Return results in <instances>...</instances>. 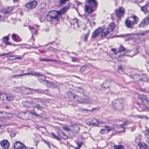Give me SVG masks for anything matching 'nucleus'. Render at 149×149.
I'll return each instance as SVG.
<instances>
[{
  "instance_id": "1",
  "label": "nucleus",
  "mask_w": 149,
  "mask_h": 149,
  "mask_svg": "<svg viewBox=\"0 0 149 149\" xmlns=\"http://www.w3.org/2000/svg\"><path fill=\"white\" fill-rule=\"evenodd\" d=\"M60 17L57 10H53L48 12L46 16V19L49 21L52 22L54 20L58 21Z\"/></svg>"
},
{
  "instance_id": "2",
  "label": "nucleus",
  "mask_w": 149,
  "mask_h": 149,
  "mask_svg": "<svg viewBox=\"0 0 149 149\" xmlns=\"http://www.w3.org/2000/svg\"><path fill=\"white\" fill-rule=\"evenodd\" d=\"M12 10V8L11 7H8L4 11L0 10V21H5L4 18L6 14L9 13Z\"/></svg>"
},
{
  "instance_id": "3",
  "label": "nucleus",
  "mask_w": 149,
  "mask_h": 149,
  "mask_svg": "<svg viewBox=\"0 0 149 149\" xmlns=\"http://www.w3.org/2000/svg\"><path fill=\"white\" fill-rule=\"evenodd\" d=\"M114 28V24L113 23H110L107 29L103 28V33L102 36H105L109 33L110 31H113Z\"/></svg>"
},
{
  "instance_id": "4",
  "label": "nucleus",
  "mask_w": 149,
  "mask_h": 149,
  "mask_svg": "<svg viewBox=\"0 0 149 149\" xmlns=\"http://www.w3.org/2000/svg\"><path fill=\"white\" fill-rule=\"evenodd\" d=\"M102 33H103V28L102 27L99 28L93 32L91 37L92 38H95L98 37L100 34L101 37H105V36H102Z\"/></svg>"
},
{
  "instance_id": "5",
  "label": "nucleus",
  "mask_w": 149,
  "mask_h": 149,
  "mask_svg": "<svg viewBox=\"0 0 149 149\" xmlns=\"http://www.w3.org/2000/svg\"><path fill=\"white\" fill-rule=\"evenodd\" d=\"M149 24V16L143 19L138 25L139 28H144Z\"/></svg>"
},
{
  "instance_id": "6",
  "label": "nucleus",
  "mask_w": 149,
  "mask_h": 149,
  "mask_svg": "<svg viewBox=\"0 0 149 149\" xmlns=\"http://www.w3.org/2000/svg\"><path fill=\"white\" fill-rule=\"evenodd\" d=\"M37 5V2L35 1H30L26 3V7L28 10L34 8Z\"/></svg>"
},
{
  "instance_id": "7",
  "label": "nucleus",
  "mask_w": 149,
  "mask_h": 149,
  "mask_svg": "<svg viewBox=\"0 0 149 149\" xmlns=\"http://www.w3.org/2000/svg\"><path fill=\"white\" fill-rule=\"evenodd\" d=\"M112 130H115L114 127H112L105 125L104 127V128L101 129L100 133L101 134H105L107 131L109 132Z\"/></svg>"
},
{
  "instance_id": "8",
  "label": "nucleus",
  "mask_w": 149,
  "mask_h": 149,
  "mask_svg": "<svg viewBox=\"0 0 149 149\" xmlns=\"http://www.w3.org/2000/svg\"><path fill=\"white\" fill-rule=\"evenodd\" d=\"M116 14L118 18L123 17L124 13V9L123 7L119 8L116 10Z\"/></svg>"
},
{
  "instance_id": "9",
  "label": "nucleus",
  "mask_w": 149,
  "mask_h": 149,
  "mask_svg": "<svg viewBox=\"0 0 149 149\" xmlns=\"http://www.w3.org/2000/svg\"><path fill=\"white\" fill-rule=\"evenodd\" d=\"M13 147L14 149H26L24 145L19 142H17L15 143Z\"/></svg>"
},
{
  "instance_id": "10",
  "label": "nucleus",
  "mask_w": 149,
  "mask_h": 149,
  "mask_svg": "<svg viewBox=\"0 0 149 149\" xmlns=\"http://www.w3.org/2000/svg\"><path fill=\"white\" fill-rule=\"evenodd\" d=\"M32 101V104L33 106L37 108L38 109H40L41 107L39 103H41V102H39V101H40L39 99V98H33Z\"/></svg>"
},
{
  "instance_id": "11",
  "label": "nucleus",
  "mask_w": 149,
  "mask_h": 149,
  "mask_svg": "<svg viewBox=\"0 0 149 149\" xmlns=\"http://www.w3.org/2000/svg\"><path fill=\"white\" fill-rule=\"evenodd\" d=\"M126 26L129 28H132L134 25V22L133 21H131L130 19H126L125 22Z\"/></svg>"
},
{
  "instance_id": "12",
  "label": "nucleus",
  "mask_w": 149,
  "mask_h": 149,
  "mask_svg": "<svg viewBox=\"0 0 149 149\" xmlns=\"http://www.w3.org/2000/svg\"><path fill=\"white\" fill-rule=\"evenodd\" d=\"M112 127H114L115 130H113L114 131H117L120 128H122L123 130L118 131V132H120L122 131L124 132L125 131V128L123 127L122 124L118 125L116 124H113V125Z\"/></svg>"
},
{
  "instance_id": "13",
  "label": "nucleus",
  "mask_w": 149,
  "mask_h": 149,
  "mask_svg": "<svg viewBox=\"0 0 149 149\" xmlns=\"http://www.w3.org/2000/svg\"><path fill=\"white\" fill-rule=\"evenodd\" d=\"M1 147L4 149H7L9 146V143L7 140H3L0 142Z\"/></svg>"
},
{
  "instance_id": "14",
  "label": "nucleus",
  "mask_w": 149,
  "mask_h": 149,
  "mask_svg": "<svg viewBox=\"0 0 149 149\" xmlns=\"http://www.w3.org/2000/svg\"><path fill=\"white\" fill-rule=\"evenodd\" d=\"M69 6H65L60 10L57 11L60 18L61 17L62 15L68 11L69 9Z\"/></svg>"
},
{
  "instance_id": "15",
  "label": "nucleus",
  "mask_w": 149,
  "mask_h": 149,
  "mask_svg": "<svg viewBox=\"0 0 149 149\" xmlns=\"http://www.w3.org/2000/svg\"><path fill=\"white\" fill-rule=\"evenodd\" d=\"M82 99V100H79L80 103H90L91 102V101L89 100L90 99L88 98L86 96H84Z\"/></svg>"
},
{
  "instance_id": "16",
  "label": "nucleus",
  "mask_w": 149,
  "mask_h": 149,
  "mask_svg": "<svg viewBox=\"0 0 149 149\" xmlns=\"http://www.w3.org/2000/svg\"><path fill=\"white\" fill-rule=\"evenodd\" d=\"M85 11L86 12L88 13H90L93 12V7L91 6H87L85 5Z\"/></svg>"
},
{
  "instance_id": "17",
  "label": "nucleus",
  "mask_w": 149,
  "mask_h": 149,
  "mask_svg": "<svg viewBox=\"0 0 149 149\" xmlns=\"http://www.w3.org/2000/svg\"><path fill=\"white\" fill-rule=\"evenodd\" d=\"M87 2L88 3L91 4L93 7L94 8L97 7V2L95 0H88Z\"/></svg>"
},
{
  "instance_id": "18",
  "label": "nucleus",
  "mask_w": 149,
  "mask_h": 149,
  "mask_svg": "<svg viewBox=\"0 0 149 149\" xmlns=\"http://www.w3.org/2000/svg\"><path fill=\"white\" fill-rule=\"evenodd\" d=\"M141 10L145 13H149V4H146L145 6L142 7Z\"/></svg>"
},
{
  "instance_id": "19",
  "label": "nucleus",
  "mask_w": 149,
  "mask_h": 149,
  "mask_svg": "<svg viewBox=\"0 0 149 149\" xmlns=\"http://www.w3.org/2000/svg\"><path fill=\"white\" fill-rule=\"evenodd\" d=\"M100 123V122H99L97 120L94 119L93 120H92L89 123L90 125L99 126V123Z\"/></svg>"
},
{
  "instance_id": "20",
  "label": "nucleus",
  "mask_w": 149,
  "mask_h": 149,
  "mask_svg": "<svg viewBox=\"0 0 149 149\" xmlns=\"http://www.w3.org/2000/svg\"><path fill=\"white\" fill-rule=\"evenodd\" d=\"M36 27L38 28L39 26L36 25L34 26L33 27L29 26V29L31 31L33 34H35L36 33L37 29Z\"/></svg>"
},
{
  "instance_id": "21",
  "label": "nucleus",
  "mask_w": 149,
  "mask_h": 149,
  "mask_svg": "<svg viewBox=\"0 0 149 149\" xmlns=\"http://www.w3.org/2000/svg\"><path fill=\"white\" fill-rule=\"evenodd\" d=\"M9 37L8 36H6L3 37V41L6 45H12V43L8 41Z\"/></svg>"
},
{
  "instance_id": "22",
  "label": "nucleus",
  "mask_w": 149,
  "mask_h": 149,
  "mask_svg": "<svg viewBox=\"0 0 149 149\" xmlns=\"http://www.w3.org/2000/svg\"><path fill=\"white\" fill-rule=\"evenodd\" d=\"M138 145L140 149H148L146 145L144 143L139 142Z\"/></svg>"
},
{
  "instance_id": "23",
  "label": "nucleus",
  "mask_w": 149,
  "mask_h": 149,
  "mask_svg": "<svg viewBox=\"0 0 149 149\" xmlns=\"http://www.w3.org/2000/svg\"><path fill=\"white\" fill-rule=\"evenodd\" d=\"M22 103L24 106L27 107H30L31 105V103L26 100L23 101Z\"/></svg>"
},
{
  "instance_id": "24",
  "label": "nucleus",
  "mask_w": 149,
  "mask_h": 149,
  "mask_svg": "<svg viewBox=\"0 0 149 149\" xmlns=\"http://www.w3.org/2000/svg\"><path fill=\"white\" fill-rule=\"evenodd\" d=\"M113 148L114 149H125V147L121 145H114Z\"/></svg>"
},
{
  "instance_id": "25",
  "label": "nucleus",
  "mask_w": 149,
  "mask_h": 149,
  "mask_svg": "<svg viewBox=\"0 0 149 149\" xmlns=\"http://www.w3.org/2000/svg\"><path fill=\"white\" fill-rule=\"evenodd\" d=\"M118 52H117L116 53L118 54L119 53V52H125L126 51V49H125L122 46V45H120L119 46V47L118 49ZM125 53V52H124V53L123 54V55Z\"/></svg>"
},
{
  "instance_id": "26",
  "label": "nucleus",
  "mask_w": 149,
  "mask_h": 149,
  "mask_svg": "<svg viewBox=\"0 0 149 149\" xmlns=\"http://www.w3.org/2000/svg\"><path fill=\"white\" fill-rule=\"evenodd\" d=\"M47 87L52 88H55L56 87V85L55 84L52 82H49L48 81V83L47 84Z\"/></svg>"
},
{
  "instance_id": "27",
  "label": "nucleus",
  "mask_w": 149,
  "mask_h": 149,
  "mask_svg": "<svg viewBox=\"0 0 149 149\" xmlns=\"http://www.w3.org/2000/svg\"><path fill=\"white\" fill-rule=\"evenodd\" d=\"M31 75L36 76L37 75H38L40 76H44V75L42 74H40L38 72H30Z\"/></svg>"
},
{
  "instance_id": "28",
  "label": "nucleus",
  "mask_w": 149,
  "mask_h": 149,
  "mask_svg": "<svg viewBox=\"0 0 149 149\" xmlns=\"http://www.w3.org/2000/svg\"><path fill=\"white\" fill-rule=\"evenodd\" d=\"M67 95L70 98L72 97L73 99L74 98H77V97H79L78 95H74L71 92H69L67 93Z\"/></svg>"
},
{
  "instance_id": "29",
  "label": "nucleus",
  "mask_w": 149,
  "mask_h": 149,
  "mask_svg": "<svg viewBox=\"0 0 149 149\" xmlns=\"http://www.w3.org/2000/svg\"><path fill=\"white\" fill-rule=\"evenodd\" d=\"M31 75L30 72L25 73V74H18V75H13L11 76V77L12 78H13V77H15V78H17V77H21V76H23L25 75Z\"/></svg>"
},
{
  "instance_id": "30",
  "label": "nucleus",
  "mask_w": 149,
  "mask_h": 149,
  "mask_svg": "<svg viewBox=\"0 0 149 149\" xmlns=\"http://www.w3.org/2000/svg\"><path fill=\"white\" fill-rule=\"evenodd\" d=\"M21 89L22 91H25V93H26V94H29V92L27 91V90L30 91L32 89L29 88H26L24 87H21Z\"/></svg>"
},
{
  "instance_id": "31",
  "label": "nucleus",
  "mask_w": 149,
  "mask_h": 149,
  "mask_svg": "<svg viewBox=\"0 0 149 149\" xmlns=\"http://www.w3.org/2000/svg\"><path fill=\"white\" fill-rule=\"evenodd\" d=\"M6 114V113L3 111H0V118L3 121H5L4 118V115Z\"/></svg>"
},
{
  "instance_id": "32",
  "label": "nucleus",
  "mask_w": 149,
  "mask_h": 149,
  "mask_svg": "<svg viewBox=\"0 0 149 149\" xmlns=\"http://www.w3.org/2000/svg\"><path fill=\"white\" fill-rule=\"evenodd\" d=\"M12 37L13 40L15 41H17L19 38V36L18 35L15 34H13L12 35Z\"/></svg>"
},
{
  "instance_id": "33",
  "label": "nucleus",
  "mask_w": 149,
  "mask_h": 149,
  "mask_svg": "<svg viewBox=\"0 0 149 149\" xmlns=\"http://www.w3.org/2000/svg\"><path fill=\"white\" fill-rule=\"evenodd\" d=\"M51 137L53 139H56L58 141H60L61 140V139L60 138L58 137L53 133H52L51 134Z\"/></svg>"
},
{
  "instance_id": "34",
  "label": "nucleus",
  "mask_w": 149,
  "mask_h": 149,
  "mask_svg": "<svg viewBox=\"0 0 149 149\" xmlns=\"http://www.w3.org/2000/svg\"><path fill=\"white\" fill-rule=\"evenodd\" d=\"M6 99L8 101H12L13 100V97L10 95H5Z\"/></svg>"
},
{
  "instance_id": "35",
  "label": "nucleus",
  "mask_w": 149,
  "mask_h": 149,
  "mask_svg": "<svg viewBox=\"0 0 149 149\" xmlns=\"http://www.w3.org/2000/svg\"><path fill=\"white\" fill-rule=\"evenodd\" d=\"M75 90H76L78 92L80 93H84L83 90L80 87H77L76 88Z\"/></svg>"
},
{
  "instance_id": "36",
  "label": "nucleus",
  "mask_w": 149,
  "mask_h": 149,
  "mask_svg": "<svg viewBox=\"0 0 149 149\" xmlns=\"http://www.w3.org/2000/svg\"><path fill=\"white\" fill-rule=\"evenodd\" d=\"M132 18L134 20V24L135 23L136 24H137V22L139 21V18L135 15H133L132 17Z\"/></svg>"
},
{
  "instance_id": "37",
  "label": "nucleus",
  "mask_w": 149,
  "mask_h": 149,
  "mask_svg": "<svg viewBox=\"0 0 149 149\" xmlns=\"http://www.w3.org/2000/svg\"><path fill=\"white\" fill-rule=\"evenodd\" d=\"M132 34H125L120 35L119 37H120L121 38L128 37Z\"/></svg>"
},
{
  "instance_id": "38",
  "label": "nucleus",
  "mask_w": 149,
  "mask_h": 149,
  "mask_svg": "<svg viewBox=\"0 0 149 149\" xmlns=\"http://www.w3.org/2000/svg\"><path fill=\"white\" fill-rule=\"evenodd\" d=\"M4 95L3 94H2L1 93V95H0V100L3 101L4 100V97H6L5 95Z\"/></svg>"
},
{
  "instance_id": "39",
  "label": "nucleus",
  "mask_w": 149,
  "mask_h": 149,
  "mask_svg": "<svg viewBox=\"0 0 149 149\" xmlns=\"http://www.w3.org/2000/svg\"><path fill=\"white\" fill-rule=\"evenodd\" d=\"M40 82L45 85L47 86V84L48 83V81L44 79H41L40 80Z\"/></svg>"
},
{
  "instance_id": "40",
  "label": "nucleus",
  "mask_w": 149,
  "mask_h": 149,
  "mask_svg": "<svg viewBox=\"0 0 149 149\" xmlns=\"http://www.w3.org/2000/svg\"><path fill=\"white\" fill-rule=\"evenodd\" d=\"M86 69V68L84 66H83L82 67H81L80 69V72L82 73Z\"/></svg>"
},
{
  "instance_id": "41",
  "label": "nucleus",
  "mask_w": 149,
  "mask_h": 149,
  "mask_svg": "<svg viewBox=\"0 0 149 149\" xmlns=\"http://www.w3.org/2000/svg\"><path fill=\"white\" fill-rule=\"evenodd\" d=\"M144 133L145 135H147L148 134H149V128H146V130L144 131Z\"/></svg>"
},
{
  "instance_id": "42",
  "label": "nucleus",
  "mask_w": 149,
  "mask_h": 149,
  "mask_svg": "<svg viewBox=\"0 0 149 149\" xmlns=\"http://www.w3.org/2000/svg\"><path fill=\"white\" fill-rule=\"evenodd\" d=\"M130 123L128 121H126L122 125L123 126H126L128 125Z\"/></svg>"
},
{
  "instance_id": "43",
  "label": "nucleus",
  "mask_w": 149,
  "mask_h": 149,
  "mask_svg": "<svg viewBox=\"0 0 149 149\" xmlns=\"http://www.w3.org/2000/svg\"><path fill=\"white\" fill-rule=\"evenodd\" d=\"M75 130H74V132L76 133H77V132L79 131V128L77 126H75Z\"/></svg>"
},
{
  "instance_id": "44",
  "label": "nucleus",
  "mask_w": 149,
  "mask_h": 149,
  "mask_svg": "<svg viewBox=\"0 0 149 149\" xmlns=\"http://www.w3.org/2000/svg\"><path fill=\"white\" fill-rule=\"evenodd\" d=\"M88 34H89L88 33H87V34H86L85 35L84 37V40L85 41H86V40L87 39V38L88 37Z\"/></svg>"
},
{
  "instance_id": "45",
  "label": "nucleus",
  "mask_w": 149,
  "mask_h": 149,
  "mask_svg": "<svg viewBox=\"0 0 149 149\" xmlns=\"http://www.w3.org/2000/svg\"><path fill=\"white\" fill-rule=\"evenodd\" d=\"M141 99L142 100H145L147 102H149V99H148L147 97H144V96H143V97H141Z\"/></svg>"
},
{
  "instance_id": "46",
  "label": "nucleus",
  "mask_w": 149,
  "mask_h": 149,
  "mask_svg": "<svg viewBox=\"0 0 149 149\" xmlns=\"http://www.w3.org/2000/svg\"><path fill=\"white\" fill-rule=\"evenodd\" d=\"M40 61H55L54 60H47V59H44V58H43V59H40Z\"/></svg>"
},
{
  "instance_id": "47",
  "label": "nucleus",
  "mask_w": 149,
  "mask_h": 149,
  "mask_svg": "<svg viewBox=\"0 0 149 149\" xmlns=\"http://www.w3.org/2000/svg\"><path fill=\"white\" fill-rule=\"evenodd\" d=\"M79 97H77V98H74L76 99V100L77 101L79 102L80 103V101H79V100H82V98H81V97L78 96Z\"/></svg>"
},
{
  "instance_id": "48",
  "label": "nucleus",
  "mask_w": 149,
  "mask_h": 149,
  "mask_svg": "<svg viewBox=\"0 0 149 149\" xmlns=\"http://www.w3.org/2000/svg\"><path fill=\"white\" fill-rule=\"evenodd\" d=\"M26 114V112H21L20 113H19V115H21L22 116V118H23L24 117L23 116H24V115Z\"/></svg>"
},
{
  "instance_id": "49",
  "label": "nucleus",
  "mask_w": 149,
  "mask_h": 149,
  "mask_svg": "<svg viewBox=\"0 0 149 149\" xmlns=\"http://www.w3.org/2000/svg\"><path fill=\"white\" fill-rule=\"evenodd\" d=\"M118 70L119 72L120 73L122 72V70L121 67H119Z\"/></svg>"
},
{
  "instance_id": "50",
  "label": "nucleus",
  "mask_w": 149,
  "mask_h": 149,
  "mask_svg": "<svg viewBox=\"0 0 149 149\" xmlns=\"http://www.w3.org/2000/svg\"><path fill=\"white\" fill-rule=\"evenodd\" d=\"M42 141H43L45 143L49 145V141H48L47 142V141H46V140H44V139H42Z\"/></svg>"
},
{
  "instance_id": "51",
  "label": "nucleus",
  "mask_w": 149,
  "mask_h": 149,
  "mask_svg": "<svg viewBox=\"0 0 149 149\" xmlns=\"http://www.w3.org/2000/svg\"><path fill=\"white\" fill-rule=\"evenodd\" d=\"M77 144L78 146V147L79 148H80L81 147L82 145L81 143H79V142L77 143Z\"/></svg>"
},
{
  "instance_id": "52",
  "label": "nucleus",
  "mask_w": 149,
  "mask_h": 149,
  "mask_svg": "<svg viewBox=\"0 0 149 149\" xmlns=\"http://www.w3.org/2000/svg\"><path fill=\"white\" fill-rule=\"evenodd\" d=\"M106 83H104L102 85V87L104 88H107L109 87L108 86H107V87H105L104 86L105 85Z\"/></svg>"
},
{
  "instance_id": "53",
  "label": "nucleus",
  "mask_w": 149,
  "mask_h": 149,
  "mask_svg": "<svg viewBox=\"0 0 149 149\" xmlns=\"http://www.w3.org/2000/svg\"><path fill=\"white\" fill-rule=\"evenodd\" d=\"M72 61L73 62H75L76 61V59L75 58H74V57H72Z\"/></svg>"
},
{
  "instance_id": "54",
  "label": "nucleus",
  "mask_w": 149,
  "mask_h": 149,
  "mask_svg": "<svg viewBox=\"0 0 149 149\" xmlns=\"http://www.w3.org/2000/svg\"><path fill=\"white\" fill-rule=\"evenodd\" d=\"M111 50L113 52H115L116 51V49L115 48H112Z\"/></svg>"
},
{
  "instance_id": "55",
  "label": "nucleus",
  "mask_w": 149,
  "mask_h": 149,
  "mask_svg": "<svg viewBox=\"0 0 149 149\" xmlns=\"http://www.w3.org/2000/svg\"><path fill=\"white\" fill-rule=\"evenodd\" d=\"M146 141V142L149 144V137L147 138Z\"/></svg>"
},
{
  "instance_id": "56",
  "label": "nucleus",
  "mask_w": 149,
  "mask_h": 149,
  "mask_svg": "<svg viewBox=\"0 0 149 149\" xmlns=\"http://www.w3.org/2000/svg\"><path fill=\"white\" fill-rule=\"evenodd\" d=\"M33 114L35 115L36 116H39L40 115L38 114H37L36 113V112H35V113H33Z\"/></svg>"
},
{
  "instance_id": "57",
  "label": "nucleus",
  "mask_w": 149,
  "mask_h": 149,
  "mask_svg": "<svg viewBox=\"0 0 149 149\" xmlns=\"http://www.w3.org/2000/svg\"><path fill=\"white\" fill-rule=\"evenodd\" d=\"M138 2H142L144 0H136Z\"/></svg>"
},
{
  "instance_id": "58",
  "label": "nucleus",
  "mask_w": 149,
  "mask_h": 149,
  "mask_svg": "<svg viewBox=\"0 0 149 149\" xmlns=\"http://www.w3.org/2000/svg\"><path fill=\"white\" fill-rule=\"evenodd\" d=\"M5 108L6 109H8L10 108V107L8 106H6L5 107Z\"/></svg>"
},
{
  "instance_id": "59",
  "label": "nucleus",
  "mask_w": 149,
  "mask_h": 149,
  "mask_svg": "<svg viewBox=\"0 0 149 149\" xmlns=\"http://www.w3.org/2000/svg\"><path fill=\"white\" fill-rule=\"evenodd\" d=\"M38 91H39L38 92L39 93H43V92L42 91L40 90H38Z\"/></svg>"
},
{
  "instance_id": "60",
  "label": "nucleus",
  "mask_w": 149,
  "mask_h": 149,
  "mask_svg": "<svg viewBox=\"0 0 149 149\" xmlns=\"http://www.w3.org/2000/svg\"><path fill=\"white\" fill-rule=\"evenodd\" d=\"M9 54L8 53H7V54H4V53H3V54H2V56H5V55H8V54Z\"/></svg>"
},
{
  "instance_id": "61",
  "label": "nucleus",
  "mask_w": 149,
  "mask_h": 149,
  "mask_svg": "<svg viewBox=\"0 0 149 149\" xmlns=\"http://www.w3.org/2000/svg\"><path fill=\"white\" fill-rule=\"evenodd\" d=\"M99 122H100L99 123V124H100V123H102V124H104V123L102 121H100Z\"/></svg>"
},
{
  "instance_id": "62",
  "label": "nucleus",
  "mask_w": 149,
  "mask_h": 149,
  "mask_svg": "<svg viewBox=\"0 0 149 149\" xmlns=\"http://www.w3.org/2000/svg\"><path fill=\"white\" fill-rule=\"evenodd\" d=\"M15 59H21L22 58L21 57H17V58H15Z\"/></svg>"
},
{
  "instance_id": "63",
  "label": "nucleus",
  "mask_w": 149,
  "mask_h": 149,
  "mask_svg": "<svg viewBox=\"0 0 149 149\" xmlns=\"http://www.w3.org/2000/svg\"><path fill=\"white\" fill-rule=\"evenodd\" d=\"M132 38H127V40H131Z\"/></svg>"
},
{
  "instance_id": "64",
  "label": "nucleus",
  "mask_w": 149,
  "mask_h": 149,
  "mask_svg": "<svg viewBox=\"0 0 149 149\" xmlns=\"http://www.w3.org/2000/svg\"><path fill=\"white\" fill-rule=\"evenodd\" d=\"M63 63L64 64H68V63H66V62H63Z\"/></svg>"
}]
</instances>
